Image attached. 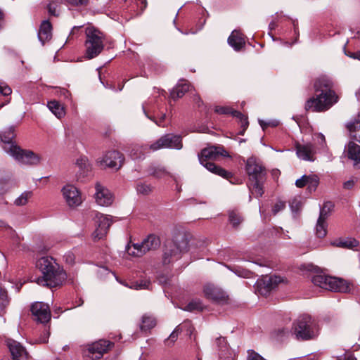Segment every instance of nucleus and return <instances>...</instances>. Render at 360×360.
<instances>
[{
	"instance_id": "nucleus-1",
	"label": "nucleus",
	"mask_w": 360,
	"mask_h": 360,
	"mask_svg": "<svg viewBox=\"0 0 360 360\" xmlns=\"http://www.w3.org/2000/svg\"><path fill=\"white\" fill-rule=\"evenodd\" d=\"M332 80L326 77L321 76L314 83V89L316 92H320L316 97H312L307 101L306 110L313 112H323L328 110L338 101V96L332 90Z\"/></svg>"
},
{
	"instance_id": "nucleus-2",
	"label": "nucleus",
	"mask_w": 360,
	"mask_h": 360,
	"mask_svg": "<svg viewBox=\"0 0 360 360\" xmlns=\"http://www.w3.org/2000/svg\"><path fill=\"white\" fill-rule=\"evenodd\" d=\"M37 266L41 273V276L36 280L40 285L56 288L63 285L67 279L65 271L52 257H41L37 260Z\"/></svg>"
},
{
	"instance_id": "nucleus-3",
	"label": "nucleus",
	"mask_w": 360,
	"mask_h": 360,
	"mask_svg": "<svg viewBox=\"0 0 360 360\" xmlns=\"http://www.w3.org/2000/svg\"><path fill=\"white\" fill-rule=\"evenodd\" d=\"M14 138L13 127H11L8 131L0 135L4 150L20 163L28 165H39L42 160L41 156L31 150L21 149L13 141Z\"/></svg>"
},
{
	"instance_id": "nucleus-4",
	"label": "nucleus",
	"mask_w": 360,
	"mask_h": 360,
	"mask_svg": "<svg viewBox=\"0 0 360 360\" xmlns=\"http://www.w3.org/2000/svg\"><path fill=\"white\" fill-rule=\"evenodd\" d=\"M174 237L167 240L165 244L162 262L169 264L181 257V255L188 250L189 241L186 232L177 231L174 233Z\"/></svg>"
},
{
	"instance_id": "nucleus-5",
	"label": "nucleus",
	"mask_w": 360,
	"mask_h": 360,
	"mask_svg": "<svg viewBox=\"0 0 360 360\" xmlns=\"http://www.w3.org/2000/svg\"><path fill=\"white\" fill-rule=\"evenodd\" d=\"M227 156H229V154L223 147L210 146L202 149L201 153L198 155V158L200 164L203 165L208 171L222 176L226 179H229L231 177H232L231 172L209 161L217 160L220 157Z\"/></svg>"
},
{
	"instance_id": "nucleus-6",
	"label": "nucleus",
	"mask_w": 360,
	"mask_h": 360,
	"mask_svg": "<svg viewBox=\"0 0 360 360\" xmlns=\"http://www.w3.org/2000/svg\"><path fill=\"white\" fill-rule=\"evenodd\" d=\"M166 148L181 149L182 148L181 136L172 134H166L161 136L154 143L150 146H135L132 148L130 155L134 159H139L141 158L145 153H148L150 150L155 151Z\"/></svg>"
},
{
	"instance_id": "nucleus-7",
	"label": "nucleus",
	"mask_w": 360,
	"mask_h": 360,
	"mask_svg": "<svg viewBox=\"0 0 360 360\" xmlns=\"http://www.w3.org/2000/svg\"><path fill=\"white\" fill-rule=\"evenodd\" d=\"M319 327L317 321L311 316L304 314L293 323L292 333L300 340H309L318 336Z\"/></svg>"
},
{
	"instance_id": "nucleus-8",
	"label": "nucleus",
	"mask_w": 360,
	"mask_h": 360,
	"mask_svg": "<svg viewBox=\"0 0 360 360\" xmlns=\"http://www.w3.org/2000/svg\"><path fill=\"white\" fill-rule=\"evenodd\" d=\"M85 57L92 59L98 56L104 48V34L97 28L88 26L85 30Z\"/></svg>"
},
{
	"instance_id": "nucleus-9",
	"label": "nucleus",
	"mask_w": 360,
	"mask_h": 360,
	"mask_svg": "<svg viewBox=\"0 0 360 360\" xmlns=\"http://www.w3.org/2000/svg\"><path fill=\"white\" fill-rule=\"evenodd\" d=\"M311 281L315 285L328 290L347 292L350 289L345 281L326 275H315Z\"/></svg>"
},
{
	"instance_id": "nucleus-10",
	"label": "nucleus",
	"mask_w": 360,
	"mask_h": 360,
	"mask_svg": "<svg viewBox=\"0 0 360 360\" xmlns=\"http://www.w3.org/2000/svg\"><path fill=\"white\" fill-rule=\"evenodd\" d=\"M160 245V238L154 234H150L141 243L128 245L126 250L129 255L141 257L148 252L158 249Z\"/></svg>"
},
{
	"instance_id": "nucleus-11",
	"label": "nucleus",
	"mask_w": 360,
	"mask_h": 360,
	"mask_svg": "<svg viewBox=\"0 0 360 360\" xmlns=\"http://www.w3.org/2000/svg\"><path fill=\"white\" fill-rule=\"evenodd\" d=\"M96 230L92 233L94 240H99L103 238L112 224L111 217L101 213H96L95 215Z\"/></svg>"
},
{
	"instance_id": "nucleus-12",
	"label": "nucleus",
	"mask_w": 360,
	"mask_h": 360,
	"mask_svg": "<svg viewBox=\"0 0 360 360\" xmlns=\"http://www.w3.org/2000/svg\"><path fill=\"white\" fill-rule=\"evenodd\" d=\"M245 169L248 174L250 181L265 179V169L260 161L256 158H248L247 160Z\"/></svg>"
},
{
	"instance_id": "nucleus-13",
	"label": "nucleus",
	"mask_w": 360,
	"mask_h": 360,
	"mask_svg": "<svg viewBox=\"0 0 360 360\" xmlns=\"http://www.w3.org/2000/svg\"><path fill=\"white\" fill-rule=\"evenodd\" d=\"M62 193L70 207H77L82 202L79 191L73 185L68 184L62 188Z\"/></svg>"
},
{
	"instance_id": "nucleus-14",
	"label": "nucleus",
	"mask_w": 360,
	"mask_h": 360,
	"mask_svg": "<svg viewBox=\"0 0 360 360\" xmlns=\"http://www.w3.org/2000/svg\"><path fill=\"white\" fill-rule=\"evenodd\" d=\"M95 190L94 198L98 205L108 207L112 204L113 195L107 188L97 182L95 185Z\"/></svg>"
},
{
	"instance_id": "nucleus-15",
	"label": "nucleus",
	"mask_w": 360,
	"mask_h": 360,
	"mask_svg": "<svg viewBox=\"0 0 360 360\" xmlns=\"http://www.w3.org/2000/svg\"><path fill=\"white\" fill-rule=\"evenodd\" d=\"M31 311L34 319L41 323H45L51 319V311L47 304L37 302L31 307Z\"/></svg>"
},
{
	"instance_id": "nucleus-16",
	"label": "nucleus",
	"mask_w": 360,
	"mask_h": 360,
	"mask_svg": "<svg viewBox=\"0 0 360 360\" xmlns=\"http://www.w3.org/2000/svg\"><path fill=\"white\" fill-rule=\"evenodd\" d=\"M124 160L122 154L119 151L112 150L105 155L99 164L101 167H108L117 170L122 167Z\"/></svg>"
},
{
	"instance_id": "nucleus-17",
	"label": "nucleus",
	"mask_w": 360,
	"mask_h": 360,
	"mask_svg": "<svg viewBox=\"0 0 360 360\" xmlns=\"http://www.w3.org/2000/svg\"><path fill=\"white\" fill-rule=\"evenodd\" d=\"M205 296L214 302L222 303L226 302L228 295L220 288L213 284H206L203 288Z\"/></svg>"
},
{
	"instance_id": "nucleus-18",
	"label": "nucleus",
	"mask_w": 360,
	"mask_h": 360,
	"mask_svg": "<svg viewBox=\"0 0 360 360\" xmlns=\"http://www.w3.org/2000/svg\"><path fill=\"white\" fill-rule=\"evenodd\" d=\"M283 281V278L279 276H266L257 282V288L262 295H266Z\"/></svg>"
},
{
	"instance_id": "nucleus-19",
	"label": "nucleus",
	"mask_w": 360,
	"mask_h": 360,
	"mask_svg": "<svg viewBox=\"0 0 360 360\" xmlns=\"http://www.w3.org/2000/svg\"><path fill=\"white\" fill-rule=\"evenodd\" d=\"M112 344L104 340H100L89 345V356L91 359H98L101 358L104 353L107 352Z\"/></svg>"
},
{
	"instance_id": "nucleus-20",
	"label": "nucleus",
	"mask_w": 360,
	"mask_h": 360,
	"mask_svg": "<svg viewBox=\"0 0 360 360\" xmlns=\"http://www.w3.org/2000/svg\"><path fill=\"white\" fill-rule=\"evenodd\" d=\"M297 157L305 161L313 162L315 160V148L311 143L301 144L298 142L295 145Z\"/></svg>"
},
{
	"instance_id": "nucleus-21",
	"label": "nucleus",
	"mask_w": 360,
	"mask_h": 360,
	"mask_svg": "<svg viewBox=\"0 0 360 360\" xmlns=\"http://www.w3.org/2000/svg\"><path fill=\"white\" fill-rule=\"evenodd\" d=\"M6 343L13 360H25L27 358V352L20 342L13 339H8Z\"/></svg>"
},
{
	"instance_id": "nucleus-22",
	"label": "nucleus",
	"mask_w": 360,
	"mask_h": 360,
	"mask_svg": "<svg viewBox=\"0 0 360 360\" xmlns=\"http://www.w3.org/2000/svg\"><path fill=\"white\" fill-rule=\"evenodd\" d=\"M346 156L354 162V166L360 167V146L354 143L349 142L345 148Z\"/></svg>"
},
{
	"instance_id": "nucleus-23",
	"label": "nucleus",
	"mask_w": 360,
	"mask_h": 360,
	"mask_svg": "<svg viewBox=\"0 0 360 360\" xmlns=\"http://www.w3.org/2000/svg\"><path fill=\"white\" fill-rule=\"evenodd\" d=\"M216 342L219 349L220 357L224 358V360H234L236 354L228 347L225 338L222 337L218 338Z\"/></svg>"
},
{
	"instance_id": "nucleus-24",
	"label": "nucleus",
	"mask_w": 360,
	"mask_h": 360,
	"mask_svg": "<svg viewBox=\"0 0 360 360\" xmlns=\"http://www.w3.org/2000/svg\"><path fill=\"white\" fill-rule=\"evenodd\" d=\"M228 44L236 51H240L245 41L243 34L238 30H233L228 38Z\"/></svg>"
},
{
	"instance_id": "nucleus-25",
	"label": "nucleus",
	"mask_w": 360,
	"mask_h": 360,
	"mask_svg": "<svg viewBox=\"0 0 360 360\" xmlns=\"http://www.w3.org/2000/svg\"><path fill=\"white\" fill-rule=\"evenodd\" d=\"M189 83L187 81L180 79L170 92L171 98L175 101L181 98L189 90Z\"/></svg>"
},
{
	"instance_id": "nucleus-26",
	"label": "nucleus",
	"mask_w": 360,
	"mask_h": 360,
	"mask_svg": "<svg viewBox=\"0 0 360 360\" xmlns=\"http://www.w3.org/2000/svg\"><path fill=\"white\" fill-rule=\"evenodd\" d=\"M52 26L48 20H44L40 26L38 38L42 44L51 38Z\"/></svg>"
},
{
	"instance_id": "nucleus-27",
	"label": "nucleus",
	"mask_w": 360,
	"mask_h": 360,
	"mask_svg": "<svg viewBox=\"0 0 360 360\" xmlns=\"http://www.w3.org/2000/svg\"><path fill=\"white\" fill-rule=\"evenodd\" d=\"M264 179L251 181L248 184L250 193L256 198L261 197L264 193L263 182Z\"/></svg>"
},
{
	"instance_id": "nucleus-28",
	"label": "nucleus",
	"mask_w": 360,
	"mask_h": 360,
	"mask_svg": "<svg viewBox=\"0 0 360 360\" xmlns=\"http://www.w3.org/2000/svg\"><path fill=\"white\" fill-rule=\"evenodd\" d=\"M347 129L350 132L351 136L356 141L360 142V115L357 119L347 124Z\"/></svg>"
},
{
	"instance_id": "nucleus-29",
	"label": "nucleus",
	"mask_w": 360,
	"mask_h": 360,
	"mask_svg": "<svg viewBox=\"0 0 360 360\" xmlns=\"http://www.w3.org/2000/svg\"><path fill=\"white\" fill-rule=\"evenodd\" d=\"M76 165L79 168V172L82 176L88 175V173L91 171V165L86 157H80L76 161Z\"/></svg>"
},
{
	"instance_id": "nucleus-30",
	"label": "nucleus",
	"mask_w": 360,
	"mask_h": 360,
	"mask_svg": "<svg viewBox=\"0 0 360 360\" xmlns=\"http://www.w3.org/2000/svg\"><path fill=\"white\" fill-rule=\"evenodd\" d=\"M47 106L49 109L57 117L61 118L65 116V112L64 107L58 101H51L48 102Z\"/></svg>"
},
{
	"instance_id": "nucleus-31",
	"label": "nucleus",
	"mask_w": 360,
	"mask_h": 360,
	"mask_svg": "<svg viewBox=\"0 0 360 360\" xmlns=\"http://www.w3.org/2000/svg\"><path fill=\"white\" fill-rule=\"evenodd\" d=\"M148 173L150 176L156 179H161L166 176H172L165 167L156 165H151L148 169Z\"/></svg>"
},
{
	"instance_id": "nucleus-32",
	"label": "nucleus",
	"mask_w": 360,
	"mask_h": 360,
	"mask_svg": "<svg viewBox=\"0 0 360 360\" xmlns=\"http://www.w3.org/2000/svg\"><path fill=\"white\" fill-rule=\"evenodd\" d=\"M33 196V193L30 191H26L21 193V195L18 197L15 201L14 205L16 206H23L25 205L29 200L32 198Z\"/></svg>"
},
{
	"instance_id": "nucleus-33",
	"label": "nucleus",
	"mask_w": 360,
	"mask_h": 360,
	"mask_svg": "<svg viewBox=\"0 0 360 360\" xmlns=\"http://www.w3.org/2000/svg\"><path fill=\"white\" fill-rule=\"evenodd\" d=\"M326 220L319 218L316 226V234L319 238H323L327 233Z\"/></svg>"
},
{
	"instance_id": "nucleus-34",
	"label": "nucleus",
	"mask_w": 360,
	"mask_h": 360,
	"mask_svg": "<svg viewBox=\"0 0 360 360\" xmlns=\"http://www.w3.org/2000/svg\"><path fill=\"white\" fill-rule=\"evenodd\" d=\"M156 325L155 319L150 316L144 315L142 317V323L141 325V330L143 331L148 330L153 328Z\"/></svg>"
},
{
	"instance_id": "nucleus-35",
	"label": "nucleus",
	"mask_w": 360,
	"mask_h": 360,
	"mask_svg": "<svg viewBox=\"0 0 360 360\" xmlns=\"http://www.w3.org/2000/svg\"><path fill=\"white\" fill-rule=\"evenodd\" d=\"M136 191L139 195H148L152 192L153 187L150 184L139 181L136 185Z\"/></svg>"
},
{
	"instance_id": "nucleus-36",
	"label": "nucleus",
	"mask_w": 360,
	"mask_h": 360,
	"mask_svg": "<svg viewBox=\"0 0 360 360\" xmlns=\"http://www.w3.org/2000/svg\"><path fill=\"white\" fill-rule=\"evenodd\" d=\"M337 247L352 249L359 245V241L354 238H347L333 243Z\"/></svg>"
},
{
	"instance_id": "nucleus-37",
	"label": "nucleus",
	"mask_w": 360,
	"mask_h": 360,
	"mask_svg": "<svg viewBox=\"0 0 360 360\" xmlns=\"http://www.w3.org/2000/svg\"><path fill=\"white\" fill-rule=\"evenodd\" d=\"M8 304L9 299L8 297L7 291L0 285V314L4 311Z\"/></svg>"
},
{
	"instance_id": "nucleus-38",
	"label": "nucleus",
	"mask_w": 360,
	"mask_h": 360,
	"mask_svg": "<svg viewBox=\"0 0 360 360\" xmlns=\"http://www.w3.org/2000/svg\"><path fill=\"white\" fill-rule=\"evenodd\" d=\"M203 305L200 300H193L191 301L184 308V310L189 311H202Z\"/></svg>"
},
{
	"instance_id": "nucleus-39",
	"label": "nucleus",
	"mask_w": 360,
	"mask_h": 360,
	"mask_svg": "<svg viewBox=\"0 0 360 360\" xmlns=\"http://www.w3.org/2000/svg\"><path fill=\"white\" fill-rule=\"evenodd\" d=\"M229 221L232 226L236 228L243 220V217L237 211H231L229 215Z\"/></svg>"
},
{
	"instance_id": "nucleus-40",
	"label": "nucleus",
	"mask_w": 360,
	"mask_h": 360,
	"mask_svg": "<svg viewBox=\"0 0 360 360\" xmlns=\"http://www.w3.org/2000/svg\"><path fill=\"white\" fill-rule=\"evenodd\" d=\"M333 207V205L331 202H325L320 210V214L319 218L326 220L329 212L331 211Z\"/></svg>"
},
{
	"instance_id": "nucleus-41",
	"label": "nucleus",
	"mask_w": 360,
	"mask_h": 360,
	"mask_svg": "<svg viewBox=\"0 0 360 360\" xmlns=\"http://www.w3.org/2000/svg\"><path fill=\"white\" fill-rule=\"evenodd\" d=\"M314 139L319 146V150L323 152H326L328 150L326 139L323 134L321 133L316 134H314Z\"/></svg>"
},
{
	"instance_id": "nucleus-42",
	"label": "nucleus",
	"mask_w": 360,
	"mask_h": 360,
	"mask_svg": "<svg viewBox=\"0 0 360 360\" xmlns=\"http://www.w3.org/2000/svg\"><path fill=\"white\" fill-rule=\"evenodd\" d=\"M233 117H236L238 118L241 122V127H243V131H244L248 126V118L243 115L240 112L237 110H231V113Z\"/></svg>"
},
{
	"instance_id": "nucleus-43",
	"label": "nucleus",
	"mask_w": 360,
	"mask_h": 360,
	"mask_svg": "<svg viewBox=\"0 0 360 360\" xmlns=\"http://www.w3.org/2000/svg\"><path fill=\"white\" fill-rule=\"evenodd\" d=\"M307 184L308 188L310 191H314L319 184V178L315 174L308 175L307 176Z\"/></svg>"
},
{
	"instance_id": "nucleus-44",
	"label": "nucleus",
	"mask_w": 360,
	"mask_h": 360,
	"mask_svg": "<svg viewBox=\"0 0 360 360\" xmlns=\"http://www.w3.org/2000/svg\"><path fill=\"white\" fill-rule=\"evenodd\" d=\"M231 270L233 271L237 276L243 278H250L252 275L251 271L241 267H234L231 269Z\"/></svg>"
},
{
	"instance_id": "nucleus-45",
	"label": "nucleus",
	"mask_w": 360,
	"mask_h": 360,
	"mask_svg": "<svg viewBox=\"0 0 360 360\" xmlns=\"http://www.w3.org/2000/svg\"><path fill=\"white\" fill-rule=\"evenodd\" d=\"M247 360H266L259 353L252 349H249L247 352Z\"/></svg>"
},
{
	"instance_id": "nucleus-46",
	"label": "nucleus",
	"mask_w": 360,
	"mask_h": 360,
	"mask_svg": "<svg viewBox=\"0 0 360 360\" xmlns=\"http://www.w3.org/2000/svg\"><path fill=\"white\" fill-rule=\"evenodd\" d=\"M12 93L11 88L5 82L0 81V94L3 96H8Z\"/></svg>"
},
{
	"instance_id": "nucleus-47",
	"label": "nucleus",
	"mask_w": 360,
	"mask_h": 360,
	"mask_svg": "<svg viewBox=\"0 0 360 360\" xmlns=\"http://www.w3.org/2000/svg\"><path fill=\"white\" fill-rule=\"evenodd\" d=\"M290 206L293 212H297L302 207V202L298 198H294L290 202Z\"/></svg>"
},
{
	"instance_id": "nucleus-48",
	"label": "nucleus",
	"mask_w": 360,
	"mask_h": 360,
	"mask_svg": "<svg viewBox=\"0 0 360 360\" xmlns=\"http://www.w3.org/2000/svg\"><path fill=\"white\" fill-rule=\"evenodd\" d=\"M143 110H144V112H145L146 115L148 117V119H150V120L153 121V122H155L158 126H159V127H165V125H164L163 122H164L165 119V117H166V115H165V114H163V115L161 116L160 119L158 121V120H156L153 117H150V116H148V115L146 114V110H145V106H144V105H143Z\"/></svg>"
},
{
	"instance_id": "nucleus-49",
	"label": "nucleus",
	"mask_w": 360,
	"mask_h": 360,
	"mask_svg": "<svg viewBox=\"0 0 360 360\" xmlns=\"http://www.w3.org/2000/svg\"><path fill=\"white\" fill-rule=\"evenodd\" d=\"M150 285V282L148 281H141V283H134L133 285L129 286L130 288L138 289H146L148 288Z\"/></svg>"
},
{
	"instance_id": "nucleus-50",
	"label": "nucleus",
	"mask_w": 360,
	"mask_h": 360,
	"mask_svg": "<svg viewBox=\"0 0 360 360\" xmlns=\"http://www.w3.org/2000/svg\"><path fill=\"white\" fill-rule=\"evenodd\" d=\"M307 175H303L300 179H297L295 181V185L298 188H303L307 186Z\"/></svg>"
},
{
	"instance_id": "nucleus-51",
	"label": "nucleus",
	"mask_w": 360,
	"mask_h": 360,
	"mask_svg": "<svg viewBox=\"0 0 360 360\" xmlns=\"http://www.w3.org/2000/svg\"><path fill=\"white\" fill-rule=\"evenodd\" d=\"M231 108L226 106H217L215 108V112L221 115L231 113Z\"/></svg>"
},
{
	"instance_id": "nucleus-52",
	"label": "nucleus",
	"mask_w": 360,
	"mask_h": 360,
	"mask_svg": "<svg viewBox=\"0 0 360 360\" xmlns=\"http://www.w3.org/2000/svg\"><path fill=\"white\" fill-rule=\"evenodd\" d=\"M285 207V205L283 202H278L275 204L272 209V212L274 214H276L278 212L283 210Z\"/></svg>"
},
{
	"instance_id": "nucleus-53",
	"label": "nucleus",
	"mask_w": 360,
	"mask_h": 360,
	"mask_svg": "<svg viewBox=\"0 0 360 360\" xmlns=\"http://www.w3.org/2000/svg\"><path fill=\"white\" fill-rule=\"evenodd\" d=\"M69 4L73 6L86 5L89 0H66Z\"/></svg>"
},
{
	"instance_id": "nucleus-54",
	"label": "nucleus",
	"mask_w": 360,
	"mask_h": 360,
	"mask_svg": "<svg viewBox=\"0 0 360 360\" xmlns=\"http://www.w3.org/2000/svg\"><path fill=\"white\" fill-rule=\"evenodd\" d=\"M259 122L260 126L263 128V129H264L267 126L271 125L273 127H275V126H277L278 124V121L266 122L263 120H259Z\"/></svg>"
},
{
	"instance_id": "nucleus-55",
	"label": "nucleus",
	"mask_w": 360,
	"mask_h": 360,
	"mask_svg": "<svg viewBox=\"0 0 360 360\" xmlns=\"http://www.w3.org/2000/svg\"><path fill=\"white\" fill-rule=\"evenodd\" d=\"M65 262L70 264H72L74 263L75 261V256L72 253L68 252L65 256Z\"/></svg>"
},
{
	"instance_id": "nucleus-56",
	"label": "nucleus",
	"mask_w": 360,
	"mask_h": 360,
	"mask_svg": "<svg viewBox=\"0 0 360 360\" xmlns=\"http://www.w3.org/2000/svg\"><path fill=\"white\" fill-rule=\"evenodd\" d=\"M49 336V332L46 330H44L43 336L39 339V342L46 343L48 341V338Z\"/></svg>"
},
{
	"instance_id": "nucleus-57",
	"label": "nucleus",
	"mask_w": 360,
	"mask_h": 360,
	"mask_svg": "<svg viewBox=\"0 0 360 360\" xmlns=\"http://www.w3.org/2000/svg\"><path fill=\"white\" fill-rule=\"evenodd\" d=\"M354 181L353 179H350L345 182L344 184V188L347 189L352 188L354 185Z\"/></svg>"
},
{
	"instance_id": "nucleus-58",
	"label": "nucleus",
	"mask_w": 360,
	"mask_h": 360,
	"mask_svg": "<svg viewBox=\"0 0 360 360\" xmlns=\"http://www.w3.org/2000/svg\"><path fill=\"white\" fill-rule=\"evenodd\" d=\"M48 11L50 15H57L56 14V8L51 4L48 5Z\"/></svg>"
},
{
	"instance_id": "nucleus-59",
	"label": "nucleus",
	"mask_w": 360,
	"mask_h": 360,
	"mask_svg": "<svg viewBox=\"0 0 360 360\" xmlns=\"http://www.w3.org/2000/svg\"><path fill=\"white\" fill-rule=\"evenodd\" d=\"M347 55L352 58L360 60V50L356 52L349 53Z\"/></svg>"
},
{
	"instance_id": "nucleus-60",
	"label": "nucleus",
	"mask_w": 360,
	"mask_h": 360,
	"mask_svg": "<svg viewBox=\"0 0 360 360\" xmlns=\"http://www.w3.org/2000/svg\"><path fill=\"white\" fill-rule=\"evenodd\" d=\"M177 336H178L177 332H176V330H175L171 333V335L169 338V341H170L171 342H175L176 340L177 339Z\"/></svg>"
},
{
	"instance_id": "nucleus-61",
	"label": "nucleus",
	"mask_w": 360,
	"mask_h": 360,
	"mask_svg": "<svg viewBox=\"0 0 360 360\" xmlns=\"http://www.w3.org/2000/svg\"><path fill=\"white\" fill-rule=\"evenodd\" d=\"M165 93V91L163 89L155 88L153 91V96H156V94L157 96L163 95Z\"/></svg>"
},
{
	"instance_id": "nucleus-62",
	"label": "nucleus",
	"mask_w": 360,
	"mask_h": 360,
	"mask_svg": "<svg viewBox=\"0 0 360 360\" xmlns=\"http://www.w3.org/2000/svg\"><path fill=\"white\" fill-rule=\"evenodd\" d=\"M82 26H75L71 32H70V36L69 37H70L71 36H73L75 33H76V31H77L79 28H81Z\"/></svg>"
},
{
	"instance_id": "nucleus-63",
	"label": "nucleus",
	"mask_w": 360,
	"mask_h": 360,
	"mask_svg": "<svg viewBox=\"0 0 360 360\" xmlns=\"http://www.w3.org/2000/svg\"><path fill=\"white\" fill-rule=\"evenodd\" d=\"M345 360H356V358L352 354H349L345 357Z\"/></svg>"
},
{
	"instance_id": "nucleus-64",
	"label": "nucleus",
	"mask_w": 360,
	"mask_h": 360,
	"mask_svg": "<svg viewBox=\"0 0 360 360\" xmlns=\"http://www.w3.org/2000/svg\"><path fill=\"white\" fill-rule=\"evenodd\" d=\"M0 224H1V225H0V226H4V227H6V229H8V230H9V231H13V230L12 229V228H11V227H10L9 226L6 225V224H4V222H0Z\"/></svg>"
}]
</instances>
